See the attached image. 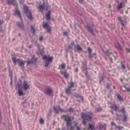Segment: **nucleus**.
Masks as SVG:
<instances>
[{
	"label": "nucleus",
	"instance_id": "f257e3e1",
	"mask_svg": "<svg viewBox=\"0 0 130 130\" xmlns=\"http://www.w3.org/2000/svg\"><path fill=\"white\" fill-rule=\"evenodd\" d=\"M92 117V115L91 113H82L81 118L84 120L82 122V123L84 126L87 125L86 121H90Z\"/></svg>",
	"mask_w": 130,
	"mask_h": 130
},
{
	"label": "nucleus",
	"instance_id": "f03ea898",
	"mask_svg": "<svg viewBox=\"0 0 130 130\" xmlns=\"http://www.w3.org/2000/svg\"><path fill=\"white\" fill-rule=\"evenodd\" d=\"M44 93L47 95L53 96V89L49 86H47L44 90Z\"/></svg>",
	"mask_w": 130,
	"mask_h": 130
},
{
	"label": "nucleus",
	"instance_id": "7ed1b4c3",
	"mask_svg": "<svg viewBox=\"0 0 130 130\" xmlns=\"http://www.w3.org/2000/svg\"><path fill=\"white\" fill-rule=\"evenodd\" d=\"M16 12L19 16L21 21V23H18V25L19 27L23 29L24 28V26L22 21V18L20 12L19 10L17 9L16 11Z\"/></svg>",
	"mask_w": 130,
	"mask_h": 130
},
{
	"label": "nucleus",
	"instance_id": "20e7f679",
	"mask_svg": "<svg viewBox=\"0 0 130 130\" xmlns=\"http://www.w3.org/2000/svg\"><path fill=\"white\" fill-rule=\"evenodd\" d=\"M60 72L61 74L63 75L65 79H69L70 76V73L67 72L66 69L63 70H60Z\"/></svg>",
	"mask_w": 130,
	"mask_h": 130
},
{
	"label": "nucleus",
	"instance_id": "39448f33",
	"mask_svg": "<svg viewBox=\"0 0 130 130\" xmlns=\"http://www.w3.org/2000/svg\"><path fill=\"white\" fill-rule=\"evenodd\" d=\"M43 24L42 27L44 29L46 30V32L47 33L51 34V28L49 25L47 23H45L44 22H43Z\"/></svg>",
	"mask_w": 130,
	"mask_h": 130
},
{
	"label": "nucleus",
	"instance_id": "423d86ee",
	"mask_svg": "<svg viewBox=\"0 0 130 130\" xmlns=\"http://www.w3.org/2000/svg\"><path fill=\"white\" fill-rule=\"evenodd\" d=\"M54 59V57L53 56L51 57H47V56H44L43 58V59L46 60V61L50 63H51L53 61V60Z\"/></svg>",
	"mask_w": 130,
	"mask_h": 130
},
{
	"label": "nucleus",
	"instance_id": "0eeeda50",
	"mask_svg": "<svg viewBox=\"0 0 130 130\" xmlns=\"http://www.w3.org/2000/svg\"><path fill=\"white\" fill-rule=\"evenodd\" d=\"M30 86L28 84V82L24 80L23 84L22 87L25 90H27L29 88Z\"/></svg>",
	"mask_w": 130,
	"mask_h": 130
},
{
	"label": "nucleus",
	"instance_id": "6e6552de",
	"mask_svg": "<svg viewBox=\"0 0 130 130\" xmlns=\"http://www.w3.org/2000/svg\"><path fill=\"white\" fill-rule=\"evenodd\" d=\"M118 20L119 21H120V22L121 24V29L122 30H123L124 28L125 27V24L126 23L125 21H123L121 19V17H118Z\"/></svg>",
	"mask_w": 130,
	"mask_h": 130
},
{
	"label": "nucleus",
	"instance_id": "1a4fd4ad",
	"mask_svg": "<svg viewBox=\"0 0 130 130\" xmlns=\"http://www.w3.org/2000/svg\"><path fill=\"white\" fill-rule=\"evenodd\" d=\"M61 118L62 119H63L66 121H71V120L70 116L68 115H63L61 116Z\"/></svg>",
	"mask_w": 130,
	"mask_h": 130
},
{
	"label": "nucleus",
	"instance_id": "9d476101",
	"mask_svg": "<svg viewBox=\"0 0 130 130\" xmlns=\"http://www.w3.org/2000/svg\"><path fill=\"white\" fill-rule=\"evenodd\" d=\"M125 6L124 3L121 2L119 4H118L117 5L116 9L118 11H119L121 9L123 8Z\"/></svg>",
	"mask_w": 130,
	"mask_h": 130
},
{
	"label": "nucleus",
	"instance_id": "9b49d317",
	"mask_svg": "<svg viewBox=\"0 0 130 130\" xmlns=\"http://www.w3.org/2000/svg\"><path fill=\"white\" fill-rule=\"evenodd\" d=\"M25 13L26 14L27 17L29 20L30 21H31L32 20L33 18L30 11Z\"/></svg>",
	"mask_w": 130,
	"mask_h": 130
},
{
	"label": "nucleus",
	"instance_id": "f8f14e48",
	"mask_svg": "<svg viewBox=\"0 0 130 130\" xmlns=\"http://www.w3.org/2000/svg\"><path fill=\"white\" fill-rule=\"evenodd\" d=\"M65 90L66 94L67 95L69 96L71 93V91H73V90H72V89L68 87L65 89Z\"/></svg>",
	"mask_w": 130,
	"mask_h": 130
},
{
	"label": "nucleus",
	"instance_id": "ddd939ff",
	"mask_svg": "<svg viewBox=\"0 0 130 130\" xmlns=\"http://www.w3.org/2000/svg\"><path fill=\"white\" fill-rule=\"evenodd\" d=\"M87 50L88 53V57L90 59L92 58L93 56H92L91 53L92 51L90 47H88L87 48Z\"/></svg>",
	"mask_w": 130,
	"mask_h": 130
},
{
	"label": "nucleus",
	"instance_id": "4468645a",
	"mask_svg": "<svg viewBox=\"0 0 130 130\" xmlns=\"http://www.w3.org/2000/svg\"><path fill=\"white\" fill-rule=\"evenodd\" d=\"M115 97L116 99H118L119 101H123L122 98L119 93L116 94Z\"/></svg>",
	"mask_w": 130,
	"mask_h": 130
},
{
	"label": "nucleus",
	"instance_id": "2eb2a0df",
	"mask_svg": "<svg viewBox=\"0 0 130 130\" xmlns=\"http://www.w3.org/2000/svg\"><path fill=\"white\" fill-rule=\"evenodd\" d=\"M75 50H77L79 53H80V51H82V48L79 45H76L74 47Z\"/></svg>",
	"mask_w": 130,
	"mask_h": 130
},
{
	"label": "nucleus",
	"instance_id": "dca6fc26",
	"mask_svg": "<svg viewBox=\"0 0 130 130\" xmlns=\"http://www.w3.org/2000/svg\"><path fill=\"white\" fill-rule=\"evenodd\" d=\"M18 63L19 64L20 66L22 69L24 67L25 63H24L23 60L22 61H20V60L19 59H17Z\"/></svg>",
	"mask_w": 130,
	"mask_h": 130
},
{
	"label": "nucleus",
	"instance_id": "f3484780",
	"mask_svg": "<svg viewBox=\"0 0 130 130\" xmlns=\"http://www.w3.org/2000/svg\"><path fill=\"white\" fill-rule=\"evenodd\" d=\"M87 63L86 60H84L82 62V69H85L87 68Z\"/></svg>",
	"mask_w": 130,
	"mask_h": 130
},
{
	"label": "nucleus",
	"instance_id": "a211bd4d",
	"mask_svg": "<svg viewBox=\"0 0 130 130\" xmlns=\"http://www.w3.org/2000/svg\"><path fill=\"white\" fill-rule=\"evenodd\" d=\"M68 85L69 87H68L72 89V88L76 87V86H75L76 85V84L72 81H71L70 83H69Z\"/></svg>",
	"mask_w": 130,
	"mask_h": 130
},
{
	"label": "nucleus",
	"instance_id": "6ab92c4d",
	"mask_svg": "<svg viewBox=\"0 0 130 130\" xmlns=\"http://www.w3.org/2000/svg\"><path fill=\"white\" fill-rule=\"evenodd\" d=\"M46 19L47 21H48L51 19V12L49 11L46 15Z\"/></svg>",
	"mask_w": 130,
	"mask_h": 130
},
{
	"label": "nucleus",
	"instance_id": "aec40b11",
	"mask_svg": "<svg viewBox=\"0 0 130 130\" xmlns=\"http://www.w3.org/2000/svg\"><path fill=\"white\" fill-rule=\"evenodd\" d=\"M66 67L65 63H63L61 64L59 66L58 69L60 70L64 69Z\"/></svg>",
	"mask_w": 130,
	"mask_h": 130
},
{
	"label": "nucleus",
	"instance_id": "412c9836",
	"mask_svg": "<svg viewBox=\"0 0 130 130\" xmlns=\"http://www.w3.org/2000/svg\"><path fill=\"white\" fill-rule=\"evenodd\" d=\"M73 95L74 96H75L76 98H80V100L82 101H83V98L79 94H77L76 92H74Z\"/></svg>",
	"mask_w": 130,
	"mask_h": 130
},
{
	"label": "nucleus",
	"instance_id": "4be33fe9",
	"mask_svg": "<svg viewBox=\"0 0 130 130\" xmlns=\"http://www.w3.org/2000/svg\"><path fill=\"white\" fill-rule=\"evenodd\" d=\"M8 3L9 4L16 5L17 3V0H8Z\"/></svg>",
	"mask_w": 130,
	"mask_h": 130
},
{
	"label": "nucleus",
	"instance_id": "5701e85b",
	"mask_svg": "<svg viewBox=\"0 0 130 130\" xmlns=\"http://www.w3.org/2000/svg\"><path fill=\"white\" fill-rule=\"evenodd\" d=\"M106 77L105 76H103L100 77L99 82V84L100 85H103L102 83L103 82H104V79Z\"/></svg>",
	"mask_w": 130,
	"mask_h": 130
},
{
	"label": "nucleus",
	"instance_id": "b1692460",
	"mask_svg": "<svg viewBox=\"0 0 130 130\" xmlns=\"http://www.w3.org/2000/svg\"><path fill=\"white\" fill-rule=\"evenodd\" d=\"M38 8L39 10L41 11H43L45 9V6L44 4H43L39 5L38 7Z\"/></svg>",
	"mask_w": 130,
	"mask_h": 130
},
{
	"label": "nucleus",
	"instance_id": "393cba45",
	"mask_svg": "<svg viewBox=\"0 0 130 130\" xmlns=\"http://www.w3.org/2000/svg\"><path fill=\"white\" fill-rule=\"evenodd\" d=\"M111 83H107L105 85V88L106 89H109V88L111 86Z\"/></svg>",
	"mask_w": 130,
	"mask_h": 130
},
{
	"label": "nucleus",
	"instance_id": "a878e982",
	"mask_svg": "<svg viewBox=\"0 0 130 130\" xmlns=\"http://www.w3.org/2000/svg\"><path fill=\"white\" fill-rule=\"evenodd\" d=\"M87 68H86L85 69H83V72L85 74V76L87 77L88 76V71H87Z\"/></svg>",
	"mask_w": 130,
	"mask_h": 130
},
{
	"label": "nucleus",
	"instance_id": "bb28decb",
	"mask_svg": "<svg viewBox=\"0 0 130 130\" xmlns=\"http://www.w3.org/2000/svg\"><path fill=\"white\" fill-rule=\"evenodd\" d=\"M12 60L13 63L15 65H16V62L17 61V59H16V57H12Z\"/></svg>",
	"mask_w": 130,
	"mask_h": 130
},
{
	"label": "nucleus",
	"instance_id": "cd10ccee",
	"mask_svg": "<svg viewBox=\"0 0 130 130\" xmlns=\"http://www.w3.org/2000/svg\"><path fill=\"white\" fill-rule=\"evenodd\" d=\"M23 9L25 11V13L30 11V10H28V7L26 6H24L23 7Z\"/></svg>",
	"mask_w": 130,
	"mask_h": 130
},
{
	"label": "nucleus",
	"instance_id": "c85d7f7f",
	"mask_svg": "<svg viewBox=\"0 0 130 130\" xmlns=\"http://www.w3.org/2000/svg\"><path fill=\"white\" fill-rule=\"evenodd\" d=\"M115 45L117 48H118L119 49H120L121 48V47L120 44L118 42H117L115 43Z\"/></svg>",
	"mask_w": 130,
	"mask_h": 130
},
{
	"label": "nucleus",
	"instance_id": "c756f323",
	"mask_svg": "<svg viewBox=\"0 0 130 130\" xmlns=\"http://www.w3.org/2000/svg\"><path fill=\"white\" fill-rule=\"evenodd\" d=\"M88 30L89 32L91 33L92 34V35H95V34H94L93 32V29H91L90 27H88Z\"/></svg>",
	"mask_w": 130,
	"mask_h": 130
},
{
	"label": "nucleus",
	"instance_id": "7c9ffc66",
	"mask_svg": "<svg viewBox=\"0 0 130 130\" xmlns=\"http://www.w3.org/2000/svg\"><path fill=\"white\" fill-rule=\"evenodd\" d=\"M123 117L122 118L123 120L124 121H126L127 119V115L125 114V113H123Z\"/></svg>",
	"mask_w": 130,
	"mask_h": 130
},
{
	"label": "nucleus",
	"instance_id": "2f4dec72",
	"mask_svg": "<svg viewBox=\"0 0 130 130\" xmlns=\"http://www.w3.org/2000/svg\"><path fill=\"white\" fill-rule=\"evenodd\" d=\"M112 53V51L111 50H108L106 53V54L108 56H109Z\"/></svg>",
	"mask_w": 130,
	"mask_h": 130
},
{
	"label": "nucleus",
	"instance_id": "473e14b6",
	"mask_svg": "<svg viewBox=\"0 0 130 130\" xmlns=\"http://www.w3.org/2000/svg\"><path fill=\"white\" fill-rule=\"evenodd\" d=\"M40 123L41 125H43L44 124V121L42 118L40 117L39 120Z\"/></svg>",
	"mask_w": 130,
	"mask_h": 130
},
{
	"label": "nucleus",
	"instance_id": "72a5a7b5",
	"mask_svg": "<svg viewBox=\"0 0 130 130\" xmlns=\"http://www.w3.org/2000/svg\"><path fill=\"white\" fill-rule=\"evenodd\" d=\"M19 95L20 96H21L24 95V93L21 90H19L18 91Z\"/></svg>",
	"mask_w": 130,
	"mask_h": 130
},
{
	"label": "nucleus",
	"instance_id": "f704fd0d",
	"mask_svg": "<svg viewBox=\"0 0 130 130\" xmlns=\"http://www.w3.org/2000/svg\"><path fill=\"white\" fill-rule=\"evenodd\" d=\"M34 59L32 58L31 59V60L27 61V65L28 66L31 63H34V62L33 61V60Z\"/></svg>",
	"mask_w": 130,
	"mask_h": 130
},
{
	"label": "nucleus",
	"instance_id": "c9c22d12",
	"mask_svg": "<svg viewBox=\"0 0 130 130\" xmlns=\"http://www.w3.org/2000/svg\"><path fill=\"white\" fill-rule=\"evenodd\" d=\"M88 125L90 129L91 130H93V129L94 128V126L93 125H92L90 123L88 124Z\"/></svg>",
	"mask_w": 130,
	"mask_h": 130
},
{
	"label": "nucleus",
	"instance_id": "e433bc0d",
	"mask_svg": "<svg viewBox=\"0 0 130 130\" xmlns=\"http://www.w3.org/2000/svg\"><path fill=\"white\" fill-rule=\"evenodd\" d=\"M119 112H121L123 113H125V110L124 107H123L121 109L119 110Z\"/></svg>",
	"mask_w": 130,
	"mask_h": 130
},
{
	"label": "nucleus",
	"instance_id": "4c0bfd02",
	"mask_svg": "<svg viewBox=\"0 0 130 130\" xmlns=\"http://www.w3.org/2000/svg\"><path fill=\"white\" fill-rule=\"evenodd\" d=\"M70 121H67L66 122V125L68 126H71L72 125L71 123L70 122Z\"/></svg>",
	"mask_w": 130,
	"mask_h": 130
},
{
	"label": "nucleus",
	"instance_id": "58836bf2",
	"mask_svg": "<svg viewBox=\"0 0 130 130\" xmlns=\"http://www.w3.org/2000/svg\"><path fill=\"white\" fill-rule=\"evenodd\" d=\"M112 108L114 109L116 111H117L118 107L116 105H113L112 106Z\"/></svg>",
	"mask_w": 130,
	"mask_h": 130
},
{
	"label": "nucleus",
	"instance_id": "ea45409f",
	"mask_svg": "<svg viewBox=\"0 0 130 130\" xmlns=\"http://www.w3.org/2000/svg\"><path fill=\"white\" fill-rule=\"evenodd\" d=\"M74 110L72 108H70L69 109H68L67 111L68 112H72L74 111Z\"/></svg>",
	"mask_w": 130,
	"mask_h": 130
},
{
	"label": "nucleus",
	"instance_id": "a19ab883",
	"mask_svg": "<svg viewBox=\"0 0 130 130\" xmlns=\"http://www.w3.org/2000/svg\"><path fill=\"white\" fill-rule=\"evenodd\" d=\"M127 90V91L130 92V86L127 87L126 86L124 87Z\"/></svg>",
	"mask_w": 130,
	"mask_h": 130
},
{
	"label": "nucleus",
	"instance_id": "79ce46f5",
	"mask_svg": "<svg viewBox=\"0 0 130 130\" xmlns=\"http://www.w3.org/2000/svg\"><path fill=\"white\" fill-rule=\"evenodd\" d=\"M55 112L56 113H58V110L57 108L54 107L53 108Z\"/></svg>",
	"mask_w": 130,
	"mask_h": 130
},
{
	"label": "nucleus",
	"instance_id": "37998d69",
	"mask_svg": "<svg viewBox=\"0 0 130 130\" xmlns=\"http://www.w3.org/2000/svg\"><path fill=\"white\" fill-rule=\"evenodd\" d=\"M26 102L25 101L24 102H22V106L24 107V108L26 107V106L25 105V104L26 103Z\"/></svg>",
	"mask_w": 130,
	"mask_h": 130
},
{
	"label": "nucleus",
	"instance_id": "c03bdc74",
	"mask_svg": "<svg viewBox=\"0 0 130 130\" xmlns=\"http://www.w3.org/2000/svg\"><path fill=\"white\" fill-rule=\"evenodd\" d=\"M63 36H68V32L67 31H64L63 32Z\"/></svg>",
	"mask_w": 130,
	"mask_h": 130
},
{
	"label": "nucleus",
	"instance_id": "a18cd8bd",
	"mask_svg": "<svg viewBox=\"0 0 130 130\" xmlns=\"http://www.w3.org/2000/svg\"><path fill=\"white\" fill-rule=\"evenodd\" d=\"M121 64H122V66H121V68L123 70H124L126 68V67H125V65L124 64H122V63H121Z\"/></svg>",
	"mask_w": 130,
	"mask_h": 130
},
{
	"label": "nucleus",
	"instance_id": "49530a36",
	"mask_svg": "<svg viewBox=\"0 0 130 130\" xmlns=\"http://www.w3.org/2000/svg\"><path fill=\"white\" fill-rule=\"evenodd\" d=\"M39 39L40 41H42L43 39V37L42 36H41L39 37Z\"/></svg>",
	"mask_w": 130,
	"mask_h": 130
},
{
	"label": "nucleus",
	"instance_id": "de8ad7c7",
	"mask_svg": "<svg viewBox=\"0 0 130 130\" xmlns=\"http://www.w3.org/2000/svg\"><path fill=\"white\" fill-rule=\"evenodd\" d=\"M9 75L10 76H12V72L10 69H9Z\"/></svg>",
	"mask_w": 130,
	"mask_h": 130
},
{
	"label": "nucleus",
	"instance_id": "09e8293b",
	"mask_svg": "<svg viewBox=\"0 0 130 130\" xmlns=\"http://www.w3.org/2000/svg\"><path fill=\"white\" fill-rule=\"evenodd\" d=\"M104 128H105H105H104V126L102 125H101L100 126V129L102 130Z\"/></svg>",
	"mask_w": 130,
	"mask_h": 130
},
{
	"label": "nucleus",
	"instance_id": "8fccbe9b",
	"mask_svg": "<svg viewBox=\"0 0 130 130\" xmlns=\"http://www.w3.org/2000/svg\"><path fill=\"white\" fill-rule=\"evenodd\" d=\"M32 33L33 34H34L35 33V29L34 28H33L32 27Z\"/></svg>",
	"mask_w": 130,
	"mask_h": 130
},
{
	"label": "nucleus",
	"instance_id": "3c124183",
	"mask_svg": "<svg viewBox=\"0 0 130 130\" xmlns=\"http://www.w3.org/2000/svg\"><path fill=\"white\" fill-rule=\"evenodd\" d=\"M125 49L126 52H127L128 53L130 52V48L128 49L127 48H126Z\"/></svg>",
	"mask_w": 130,
	"mask_h": 130
},
{
	"label": "nucleus",
	"instance_id": "603ef678",
	"mask_svg": "<svg viewBox=\"0 0 130 130\" xmlns=\"http://www.w3.org/2000/svg\"><path fill=\"white\" fill-rule=\"evenodd\" d=\"M85 0H78V1L79 3L81 4H82Z\"/></svg>",
	"mask_w": 130,
	"mask_h": 130
},
{
	"label": "nucleus",
	"instance_id": "864d4df0",
	"mask_svg": "<svg viewBox=\"0 0 130 130\" xmlns=\"http://www.w3.org/2000/svg\"><path fill=\"white\" fill-rule=\"evenodd\" d=\"M36 46L37 47L38 49L39 50L40 47H41L40 45L39 44H38L37 45H36Z\"/></svg>",
	"mask_w": 130,
	"mask_h": 130
},
{
	"label": "nucleus",
	"instance_id": "5fc2aeb1",
	"mask_svg": "<svg viewBox=\"0 0 130 130\" xmlns=\"http://www.w3.org/2000/svg\"><path fill=\"white\" fill-rule=\"evenodd\" d=\"M92 56H93V57H94L95 58H96V57H95V56H96V54L95 53H94L92 55Z\"/></svg>",
	"mask_w": 130,
	"mask_h": 130
},
{
	"label": "nucleus",
	"instance_id": "6e6d98bb",
	"mask_svg": "<svg viewBox=\"0 0 130 130\" xmlns=\"http://www.w3.org/2000/svg\"><path fill=\"white\" fill-rule=\"evenodd\" d=\"M46 62L45 63V65L46 67H47L49 63H50L48 62Z\"/></svg>",
	"mask_w": 130,
	"mask_h": 130
},
{
	"label": "nucleus",
	"instance_id": "4d7b16f0",
	"mask_svg": "<svg viewBox=\"0 0 130 130\" xmlns=\"http://www.w3.org/2000/svg\"><path fill=\"white\" fill-rule=\"evenodd\" d=\"M109 59L110 61H111V62L112 63L113 62L112 58L111 57H109Z\"/></svg>",
	"mask_w": 130,
	"mask_h": 130
},
{
	"label": "nucleus",
	"instance_id": "13d9d810",
	"mask_svg": "<svg viewBox=\"0 0 130 130\" xmlns=\"http://www.w3.org/2000/svg\"><path fill=\"white\" fill-rule=\"evenodd\" d=\"M111 125L112 126H115L116 124L115 123L112 122L111 123Z\"/></svg>",
	"mask_w": 130,
	"mask_h": 130
},
{
	"label": "nucleus",
	"instance_id": "bf43d9fd",
	"mask_svg": "<svg viewBox=\"0 0 130 130\" xmlns=\"http://www.w3.org/2000/svg\"><path fill=\"white\" fill-rule=\"evenodd\" d=\"M76 129L77 130H80V128L79 126H77L76 127Z\"/></svg>",
	"mask_w": 130,
	"mask_h": 130
},
{
	"label": "nucleus",
	"instance_id": "052dcab7",
	"mask_svg": "<svg viewBox=\"0 0 130 130\" xmlns=\"http://www.w3.org/2000/svg\"><path fill=\"white\" fill-rule=\"evenodd\" d=\"M124 12L123 10H122L120 11V12L121 14H123Z\"/></svg>",
	"mask_w": 130,
	"mask_h": 130
},
{
	"label": "nucleus",
	"instance_id": "680f3d73",
	"mask_svg": "<svg viewBox=\"0 0 130 130\" xmlns=\"http://www.w3.org/2000/svg\"><path fill=\"white\" fill-rule=\"evenodd\" d=\"M125 13L126 14H128V10H126L125 11Z\"/></svg>",
	"mask_w": 130,
	"mask_h": 130
},
{
	"label": "nucleus",
	"instance_id": "e2e57ef3",
	"mask_svg": "<svg viewBox=\"0 0 130 130\" xmlns=\"http://www.w3.org/2000/svg\"><path fill=\"white\" fill-rule=\"evenodd\" d=\"M124 2L125 3H127V0H123Z\"/></svg>",
	"mask_w": 130,
	"mask_h": 130
},
{
	"label": "nucleus",
	"instance_id": "0e129e2a",
	"mask_svg": "<svg viewBox=\"0 0 130 130\" xmlns=\"http://www.w3.org/2000/svg\"><path fill=\"white\" fill-rule=\"evenodd\" d=\"M71 130H73V129H74V128H73L72 127H71Z\"/></svg>",
	"mask_w": 130,
	"mask_h": 130
},
{
	"label": "nucleus",
	"instance_id": "69168bd1",
	"mask_svg": "<svg viewBox=\"0 0 130 130\" xmlns=\"http://www.w3.org/2000/svg\"><path fill=\"white\" fill-rule=\"evenodd\" d=\"M2 117V114L1 113H0V119Z\"/></svg>",
	"mask_w": 130,
	"mask_h": 130
},
{
	"label": "nucleus",
	"instance_id": "338daca9",
	"mask_svg": "<svg viewBox=\"0 0 130 130\" xmlns=\"http://www.w3.org/2000/svg\"><path fill=\"white\" fill-rule=\"evenodd\" d=\"M112 57H113V58H114L115 59V60H116V58L115 57V56H114L113 55H112Z\"/></svg>",
	"mask_w": 130,
	"mask_h": 130
},
{
	"label": "nucleus",
	"instance_id": "774afa93",
	"mask_svg": "<svg viewBox=\"0 0 130 130\" xmlns=\"http://www.w3.org/2000/svg\"><path fill=\"white\" fill-rule=\"evenodd\" d=\"M62 130H65L64 128H62Z\"/></svg>",
	"mask_w": 130,
	"mask_h": 130
}]
</instances>
